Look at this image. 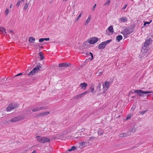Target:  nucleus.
I'll list each match as a JSON object with an SVG mask.
<instances>
[{
    "label": "nucleus",
    "instance_id": "nucleus-1",
    "mask_svg": "<svg viewBox=\"0 0 153 153\" xmlns=\"http://www.w3.org/2000/svg\"><path fill=\"white\" fill-rule=\"evenodd\" d=\"M134 92L136 93L137 95L140 97H146V98L145 99H147V97L149 95H146V94L152 93L153 92L149 91H144L141 90H136L134 91Z\"/></svg>",
    "mask_w": 153,
    "mask_h": 153
},
{
    "label": "nucleus",
    "instance_id": "nucleus-2",
    "mask_svg": "<svg viewBox=\"0 0 153 153\" xmlns=\"http://www.w3.org/2000/svg\"><path fill=\"white\" fill-rule=\"evenodd\" d=\"M36 138L39 142L42 143H45L50 141V139L49 138L46 137H42L38 136H36Z\"/></svg>",
    "mask_w": 153,
    "mask_h": 153
},
{
    "label": "nucleus",
    "instance_id": "nucleus-3",
    "mask_svg": "<svg viewBox=\"0 0 153 153\" xmlns=\"http://www.w3.org/2000/svg\"><path fill=\"white\" fill-rule=\"evenodd\" d=\"M18 105L19 104L18 103L14 102L12 103L7 107L6 109V111H10L18 106Z\"/></svg>",
    "mask_w": 153,
    "mask_h": 153
},
{
    "label": "nucleus",
    "instance_id": "nucleus-4",
    "mask_svg": "<svg viewBox=\"0 0 153 153\" xmlns=\"http://www.w3.org/2000/svg\"><path fill=\"white\" fill-rule=\"evenodd\" d=\"M111 41L112 39H110L101 42L98 46L99 49H104L105 48L106 45Z\"/></svg>",
    "mask_w": 153,
    "mask_h": 153
},
{
    "label": "nucleus",
    "instance_id": "nucleus-5",
    "mask_svg": "<svg viewBox=\"0 0 153 153\" xmlns=\"http://www.w3.org/2000/svg\"><path fill=\"white\" fill-rule=\"evenodd\" d=\"M41 66L40 65H37V67L34 68L28 74V75L32 76L34 75L35 73L38 72L40 68H41Z\"/></svg>",
    "mask_w": 153,
    "mask_h": 153
},
{
    "label": "nucleus",
    "instance_id": "nucleus-6",
    "mask_svg": "<svg viewBox=\"0 0 153 153\" xmlns=\"http://www.w3.org/2000/svg\"><path fill=\"white\" fill-rule=\"evenodd\" d=\"M132 32V31L130 29H128L126 28L123 31L121 32V33L123 34L124 36L125 37H127L128 35L131 33Z\"/></svg>",
    "mask_w": 153,
    "mask_h": 153
},
{
    "label": "nucleus",
    "instance_id": "nucleus-7",
    "mask_svg": "<svg viewBox=\"0 0 153 153\" xmlns=\"http://www.w3.org/2000/svg\"><path fill=\"white\" fill-rule=\"evenodd\" d=\"M98 38L96 37L91 38L87 40L88 43L90 44H93L96 43L98 41Z\"/></svg>",
    "mask_w": 153,
    "mask_h": 153
},
{
    "label": "nucleus",
    "instance_id": "nucleus-8",
    "mask_svg": "<svg viewBox=\"0 0 153 153\" xmlns=\"http://www.w3.org/2000/svg\"><path fill=\"white\" fill-rule=\"evenodd\" d=\"M23 117L21 116H18L16 117H15L14 118H12L10 120V121L12 122H14L17 121H18L21 120L23 119Z\"/></svg>",
    "mask_w": 153,
    "mask_h": 153
},
{
    "label": "nucleus",
    "instance_id": "nucleus-9",
    "mask_svg": "<svg viewBox=\"0 0 153 153\" xmlns=\"http://www.w3.org/2000/svg\"><path fill=\"white\" fill-rule=\"evenodd\" d=\"M152 40L151 38H149L148 39L146 40L145 42L144 43L143 46L144 47H146L149 45L151 43Z\"/></svg>",
    "mask_w": 153,
    "mask_h": 153
},
{
    "label": "nucleus",
    "instance_id": "nucleus-10",
    "mask_svg": "<svg viewBox=\"0 0 153 153\" xmlns=\"http://www.w3.org/2000/svg\"><path fill=\"white\" fill-rule=\"evenodd\" d=\"M79 145L82 147L89 146L90 145V143L88 141H86L85 142H83L79 143Z\"/></svg>",
    "mask_w": 153,
    "mask_h": 153
},
{
    "label": "nucleus",
    "instance_id": "nucleus-11",
    "mask_svg": "<svg viewBox=\"0 0 153 153\" xmlns=\"http://www.w3.org/2000/svg\"><path fill=\"white\" fill-rule=\"evenodd\" d=\"M70 65V64L69 63H62L59 64V67H67Z\"/></svg>",
    "mask_w": 153,
    "mask_h": 153
},
{
    "label": "nucleus",
    "instance_id": "nucleus-12",
    "mask_svg": "<svg viewBox=\"0 0 153 153\" xmlns=\"http://www.w3.org/2000/svg\"><path fill=\"white\" fill-rule=\"evenodd\" d=\"M80 86L81 87V88L85 90L86 89V87H87L88 85L85 82H83L81 83L80 85Z\"/></svg>",
    "mask_w": 153,
    "mask_h": 153
},
{
    "label": "nucleus",
    "instance_id": "nucleus-13",
    "mask_svg": "<svg viewBox=\"0 0 153 153\" xmlns=\"http://www.w3.org/2000/svg\"><path fill=\"white\" fill-rule=\"evenodd\" d=\"M130 134H129V132H128L126 133H123L120 134V137H126L127 136L129 135Z\"/></svg>",
    "mask_w": 153,
    "mask_h": 153
},
{
    "label": "nucleus",
    "instance_id": "nucleus-14",
    "mask_svg": "<svg viewBox=\"0 0 153 153\" xmlns=\"http://www.w3.org/2000/svg\"><path fill=\"white\" fill-rule=\"evenodd\" d=\"M109 83L108 81H106L105 82L104 85H103V88H104L105 87L106 88V90H107V89L109 88Z\"/></svg>",
    "mask_w": 153,
    "mask_h": 153
},
{
    "label": "nucleus",
    "instance_id": "nucleus-15",
    "mask_svg": "<svg viewBox=\"0 0 153 153\" xmlns=\"http://www.w3.org/2000/svg\"><path fill=\"white\" fill-rule=\"evenodd\" d=\"M103 130L102 128H99L97 131V133L99 135H102L103 134Z\"/></svg>",
    "mask_w": 153,
    "mask_h": 153
},
{
    "label": "nucleus",
    "instance_id": "nucleus-16",
    "mask_svg": "<svg viewBox=\"0 0 153 153\" xmlns=\"http://www.w3.org/2000/svg\"><path fill=\"white\" fill-rule=\"evenodd\" d=\"M119 20H120V21L121 22H126L127 21V19L126 17H123L121 18Z\"/></svg>",
    "mask_w": 153,
    "mask_h": 153
},
{
    "label": "nucleus",
    "instance_id": "nucleus-17",
    "mask_svg": "<svg viewBox=\"0 0 153 153\" xmlns=\"http://www.w3.org/2000/svg\"><path fill=\"white\" fill-rule=\"evenodd\" d=\"M35 40V39L33 37H30L29 38V41L31 43H34Z\"/></svg>",
    "mask_w": 153,
    "mask_h": 153
},
{
    "label": "nucleus",
    "instance_id": "nucleus-18",
    "mask_svg": "<svg viewBox=\"0 0 153 153\" xmlns=\"http://www.w3.org/2000/svg\"><path fill=\"white\" fill-rule=\"evenodd\" d=\"M82 97L81 94H79L76 95L73 97V99H78L81 98Z\"/></svg>",
    "mask_w": 153,
    "mask_h": 153
},
{
    "label": "nucleus",
    "instance_id": "nucleus-19",
    "mask_svg": "<svg viewBox=\"0 0 153 153\" xmlns=\"http://www.w3.org/2000/svg\"><path fill=\"white\" fill-rule=\"evenodd\" d=\"M39 55L40 56V60H42L44 59V56L42 53V52H39Z\"/></svg>",
    "mask_w": 153,
    "mask_h": 153
},
{
    "label": "nucleus",
    "instance_id": "nucleus-20",
    "mask_svg": "<svg viewBox=\"0 0 153 153\" xmlns=\"http://www.w3.org/2000/svg\"><path fill=\"white\" fill-rule=\"evenodd\" d=\"M91 18L90 16H89L88 18L86 20L85 22L84 23V25L85 26L87 25L89 21L90 20Z\"/></svg>",
    "mask_w": 153,
    "mask_h": 153
},
{
    "label": "nucleus",
    "instance_id": "nucleus-21",
    "mask_svg": "<svg viewBox=\"0 0 153 153\" xmlns=\"http://www.w3.org/2000/svg\"><path fill=\"white\" fill-rule=\"evenodd\" d=\"M82 53H84V54H85V55H89V54H90L91 56V60L93 58V54L90 52H88L87 53H85L84 52H83Z\"/></svg>",
    "mask_w": 153,
    "mask_h": 153
},
{
    "label": "nucleus",
    "instance_id": "nucleus-22",
    "mask_svg": "<svg viewBox=\"0 0 153 153\" xmlns=\"http://www.w3.org/2000/svg\"><path fill=\"white\" fill-rule=\"evenodd\" d=\"M101 85L100 83H99L97 87V91H100L101 90Z\"/></svg>",
    "mask_w": 153,
    "mask_h": 153
},
{
    "label": "nucleus",
    "instance_id": "nucleus-23",
    "mask_svg": "<svg viewBox=\"0 0 153 153\" xmlns=\"http://www.w3.org/2000/svg\"><path fill=\"white\" fill-rule=\"evenodd\" d=\"M98 139V137H94V136H92L91 137H90L88 140L89 141H92L93 140H95V139Z\"/></svg>",
    "mask_w": 153,
    "mask_h": 153
},
{
    "label": "nucleus",
    "instance_id": "nucleus-24",
    "mask_svg": "<svg viewBox=\"0 0 153 153\" xmlns=\"http://www.w3.org/2000/svg\"><path fill=\"white\" fill-rule=\"evenodd\" d=\"M123 39V37L121 35H119L116 38V40L118 42H120Z\"/></svg>",
    "mask_w": 153,
    "mask_h": 153
},
{
    "label": "nucleus",
    "instance_id": "nucleus-25",
    "mask_svg": "<svg viewBox=\"0 0 153 153\" xmlns=\"http://www.w3.org/2000/svg\"><path fill=\"white\" fill-rule=\"evenodd\" d=\"M91 92L93 94H94L95 92L94 91V88L92 85H91L90 88Z\"/></svg>",
    "mask_w": 153,
    "mask_h": 153
},
{
    "label": "nucleus",
    "instance_id": "nucleus-26",
    "mask_svg": "<svg viewBox=\"0 0 153 153\" xmlns=\"http://www.w3.org/2000/svg\"><path fill=\"white\" fill-rule=\"evenodd\" d=\"M76 149V147L75 146H73L71 147V149H68V151L70 152H71L75 150Z\"/></svg>",
    "mask_w": 153,
    "mask_h": 153
},
{
    "label": "nucleus",
    "instance_id": "nucleus-27",
    "mask_svg": "<svg viewBox=\"0 0 153 153\" xmlns=\"http://www.w3.org/2000/svg\"><path fill=\"white\" fill-rule=\"evenodd\" d=\"M0 32H1L2 33H6L5 29L4 27H0Z\"/></svg>",
    "mask_w": 153,
    "mask_h": 153
},
{
    "label": "nucleus",
    "instance_id": "nucleus-28",
    "mask_svg": "<svg viewBox=\"0 0 153 153\" xmlns=\"http://www.w3.org/2000/svg\"><path fill=\"white\" fill-rule=\"evenodd\" d=\"M108 31L111 32V33H113V26H109L108 28Z\"/></svg>",
    "mask_w": 153,
    "mask_h": 153
},
{
    "label": "nucleus",
    "instance_id": "nucleus-29",
    "mask_svg": "<svg viewBox=\"0 0 153 153\" xmlns=\"http://www.w3.org/2000/svg\"><path fill=\"white\" fill-rule=\"evenodd\" d=\"M110 0H108L106 1L105 2V3L104 4V6H108L110 3Z\"/></svg>",
    "mask_w": 153,
    "mask_h": 153
},
{
    "label": "nucleus",
    "instance_id": "nucleus-30",
    "mask_svg": "<svg viewBox=\"0 0 153 153\" xmlns=\"http://www.w3.org/2000/svg\"><path fill=\"white\" fill-rule=\"evenodd\" d=\"M33 111V112H36L39 111V110L38 107H36L35 108H33L32 110Z\"/></svg>",
    "mask_w": 153,
    "mask_h": 153
},
{
    "label": "nucleus",
    "instance_id": "nucleus-31",
    "mask_svg": "<svg viewBox=\"0 0 153 153\" xmlns=\"http://www.w3.org/2000/svg\"><path fill=\"white\" fill-rule=\"evenodd\" d=\"M43 113V116H47L48 114H50L49 111H45L42 112Z\"/></svg>",
    "mask_w": 153,
    "mask_h": 153
},
{
    "label": "nucleus",
    "instance_id": "nucleus-32",
    "mask_svg": "<svg viewBox=\"0 0 153 153\" xmlns=\"http://www.w3.org/2000/svg\"><path fill=\"white\" fill-rule=\"evenodd\" d=\"M33 46H34L36 49H37L38 48H39L40 47V45L39 44H33Z\"/></svg>",
    "mask_w": 153,
    "mask_h": 153
},
{
    "label": "nucleus",
    "instance_id": "nucleus-33",
    "mask_svg": "<svg viewBox=\"0 0 153 153\" xmlns=\"http://www.w3.org/2000/svg\"><path fill=\"white\" fill-rule=\"evenodd\" d=\"M29 5V4H28V3L26 4L24 7V10L27 9L28 8Z\"/></svg>",
    "mask_w": 153,
    "mask_h": 153
},
{
    "label": "nucleus",
    "instance_id": "nucleus-34",
    "mask_svg": "<svg viewBox=\"0 0 153 153\" xmlns=\"http://www.w3.org/2000/svg\"><path fill=\"white\" fill-rule=\"evenodd\" d=\"M36 116L37 117H44L42 112L38 114Z\"/></svg>",
    "mask_w": 153,
    "mask_h": 153
},
{
    "label": "nucleus",
    "instance_id": "nucleus-35",
    "mask_svg": "<svg viewBox=\"0 0 153 153\" xmlns=\"http://www.w3.org/2000/svg\"><path fill=\"white\" fill-rule=\"evenodd\" d=\"M129 131L131 132L134 133L135 131V129L134 128H133L131 129H130Z\"/></svg>",
    "mask_w": 153,
    "mask_h": 153
},
{
    "label": "nucleus",
    "instance_id": "nucleus-36",
    "mask_svg": "<svg viewBox=\"0 0 153 153\" xmlns=\"http://www.w3.org/2000/svg\"><path fill=\"white\" fill-rule=\"evenodd\" d=\"M47 108V107H43L42 106L40 107H38L39 110V111L43 109H45Z\"/></svg>",
    "mask_w": 153,
    "mask_h": 153
},
{
    "label": "nucleus",
    "instance_id": "nucleus-37",
    "mask_svg": "<svg viewBox=\"0 0 153 153\" xmlns=\"http://www.w3.org/2000/svg\"><path fill=\"white\" fill-rule=\"evenodd\" d=\"M82 12L79 15V16L77 17L76 19V21H77L79 19L80 17H81Z\"/></svg>",
    "mask_w": 153,
    "mask_h": 153
},
{
    "label": "nucleus",
    "instance_id": "nucleus-38",
    "mask_svg": "<svg viewBox=\"0 0 153 153\" xmlns=\"http://www.w3.org/2000/svg\"><path fill=\"white\" fill-rule=\"evenodd\" d=\"M89 91H86L85 92H84L83 93H81L82 95V96H84V95L87 94V93H89Z\"/></svg>",
    "mask_w": 153,
    "mask_h": 153
},
{
    "label": "nucleus",
    "instance_id": "nucleus-39",
    "mask_svg": "<svg viewBox=\"0 0 153 153\" xmlns=\"http://www.w3.org/2000/svg\"><path fill=\"white\" fill-rule=\"evenodd\" d=\"M9 11L8 9H7L4 12L5 14L6 15H7L8 14V13H9Z\"/></svg>",
    "mask_w": 153,
    "mask_h": 153
},
{
    "label": "nucleus",
    "instance_id": "nucleus-40",
    "mask_svg": "<svg viewBox=\"0 0 153 153\" xmlns=\"http://www.w3.org/2000/svg\"><path fill=\"white\" fill-rule=\"evenodd\" d=\"M147 110L145 111H141L139 112V113H140V114L141 115L143 114L145 112H146L147 111Z\"/></svg>",
    "mask_w": 153,
    "mask_h": 153
},
{
    "label": "nucleus",
    "instance_id": "nucleus-41",
    "mask_svg": "<svg viewBox=\"0 0 153 153\" xmlns=\"http://www.w3.org/2000/svg\"><path fill=\"white\" fill-rule=\"evenodd\" d=\"M149 22H145L144 24V25H146V26H148L149 25Z\"/></svg>",
    "mask_w": 153,
    "mask_h": 153
},
{
    "label": "nucleus",
    "instance_id": "nucleus-42",
    "mask_svg": "<svg viewBox=\"0 0 153 153\" xmlns=\"http://www.w3.org/2000/svg\"><path fill=\"white\" fill-rule=\"evenodd\" d=\"M96 5H97L96 4H94V6H93V7H92V10L93 11H94V10H95Z\"/></svg>",
    "mask_w": 153,
    "mask_h": 153
},
{
    "label": "nucleus",
    "instance_id": "nucleus-43",
    "mask_svg": "<svg viewBox=\"0 0 153 153\" xmlns=\"http://www.w3.org/2000/svg\"><path fill=\"white\" fill-rule=\"evenodd\" d=\"M131 114H129L127 117L126 118V120H128L130 119L131 117Z\"/></svg>",
    "mask_w": 153,
    "mask_h": 153
},
{
    "label": "nucleus",
    "instance_id": "nucleus-44",
    "mask_svg": "<svg viewBox=\"0 0 153 153\" xmlns=\"http://www.w3.org/2000/svg\"><path fill=\"white\" fill-rule=\"evenodd\" d=\"M102 73V72L101 71L100 72H99L98 71L97 73H96V74L97 75V76H99L101 75Z\"/></svg>",
    "mask_w": 153,
    "mask_h": 153
},
{
    "label": "nucleus",
    "instance_id": "nucleus-45",
    "mask_svg": "<svg viewBox=\"0 0 153 153\" xmlns=\"http://www.w3.org/2000/svg\"><path fill=\"white\" fill-rule=\"evenodd\" d=\"M44 41V38H41L39 39V42H42Z\"/></svg>",
    "mask_w": 153,
    "mask_h": 153
},
{
    "label": "nucleus",
    "instance_id": "nucleus-46",
    "mask_svg": "<svg viewBox=\"0 0 153 153\" xmlns=\"http://www.w3.org/2000/svg\"><path fill=\"white\" fill-rule=\"evenodd\" d=\"M21 2V1H19L17 2V3L16 4V5L18 7H19V6L20 3Z\"/></svg>",
    "mask_w": 153,
    "mask_h": 153
},
{
    "label": "nucleus",
    "instance_id": "nucleus-47",
    "mask_svg": "<svg viewBox=\"0 0 153 153\" xmlns=\"http://www.w3.org/2000/svg\"><path fill=\"white\" fill-rule=\"evenodd\" d=\"M85 131V129L84 128H82V129L79 130V131L80 132H83Z\"/></svg>",
    "mask_w": 153,
    "mask_h": 153
},
{
    "label": "nucleus",
    "instance_id": "nucleus-48",
    "mask_svg": "<svg viewBox=\"0 0 153 153\" xmlns=\"http://www.w3.org/2000/svg\"><path fill=\"white\" fill-rule=\"evenodd\" d=\"M127 4H126L122 8V9H125L126 7H127Z\"/></svg>",
    "mask_w": 153,
    "mask_h": 153
},
{
    "label": "nucleus",
    "instance_id": "nucleus-49",
    "mask_svg": "<svg viewBox=\"0 0 153 153\" xmlns=\"http://www.w3.org/2000/svg\"><path fill=\"white\" fill-rule=\"evenodd\" d=\"M22 73H20L19 74H17L16 76H15V77L16 76H20V75H22Z\"/></svg>",
    "mask_w": 153,
    "mask_h": 153
},
{
    "label": "nucleus",
    "instance_id": "nucleus-50",
    "mask_svg": "<svg viewBox=\"0 0 153 153\" xmlns=\"http://www.w3.org/2000/svg\"><path fill=\"white\" fill-rule=\"evenodd\" d=\"M44 40L48 41L50 40L49 38H44Z\"/></svg>",
    "mask_w": 153,
    "mask_h": 153
},
{
    "label": "nucleus",
    "instance_id": "nucleus-51",
    "mask_svg": "<svg viewBox=\"0 0 153 153\" xmlns=\"http://www.w3.org/2000/svg\"><path fill=\"white\" fill-rule=\"evenodd\" d=\"M88 42H84L83 45H84L85 46H86L88 44Z\"/></svg>",
    "mask_w": 153,
    "mask_h": 153
},
{
    "label": "nucleus",
    "instance_id": "nucleus-52",
    "mask_svg": "<svg viewBox=\"0 0 153 153\" xmlns=\"http://www.w3.org/2000/svg\"><path fill=\"white\" fill-rule=\"evenodd\" d=\"M32 153H36V152L35 150H34L33 151Z\"/></svg>",
    "mask_w": 153,
    "mask_h": 153
},
{
    "label": "nucleus",
    "instance_id": "nucleus-53",
    "mask_svg": "<svg viewBox=\"0 0 153 153\" xmlns=\"http://www.w3.org/2000/svg\"><path fill=\"white\" fill-rule=\"evenodd\" d=\"M12 4H10V8H12Z\"/></svg>",
    "mask_w": 153,
    "mask_h": 153
},
{
    "label": "nucleus",
    "instance_id": "nucleus-54",
    "mask_svg": "<svg viewBox=\"0 0 153 153\" xmlns=\"http://www.w3.org/2000/svg\"><path fill=\"white\" fill-rule=\"evenodd\" d=\"M135 106H134V107L133 106L132 107V109H133H133L134 110L135 108Z\"/></svg>",
    "mask_w": 153,
    "mask_h": 153
},
{
    "label": "nucleus",
    "instance_id": "nucleus-55",
    "mask_svg": "<svg viewBox=\"0 0 153 153\" xmlns=\"http://www.w3.org/2000/svg\"><path fill=\"white\" fill-rule=\"evenodd\" d=\"M10 32L11 33H13V31L12 30H10Z\"/></svg>",
    "mask_w": 153,
    "mask_h": 153
},
{
    "label": "nucleus",
    "instance_id": "nucleus-56",
    "mask_svg": "<svg viewBox=\"0 0 153 153\" xmlns=\"http://www.w3.org/2000/svg\"><path fill=\"white\" fill-rule=\"evenodd\" d=\"M43 46H40V47L39 48H43Z\"/></svg>",
    "mask_w": 153,
    "mask_h": 153
},
{
    "label": "nucleus",
    "instance_id": "nucleus-57",
    "mask_svg": "<svg viewBox=\"0 0 153 153\" xmlns=\"http://www.w3.org/2000/svg\"><path fill=\"white\" fill-rule=\"evenodd\" d=\"M120 115H119L117 117H116V118H120Z\"/></svg>",
    "mask_w": 153,
    "mask_h": 153
},
{
    "label": "nucleus",
    "instance_id": "nucleus-58",
    "mask_svg": "<svg viewBox=\"0 0 153 153\" xmlns=\"http://www.w3.org/2000/svg\"><path fill=\"white\" fill-rule=\"evenodd\" d=\"M67 0H63V2H66Z\"/></svg>",
    "mask_w": 153,
    "mask_h": 153
},
{
    "label": "nucleus",
    "instance_id": "nucleus-59",
    "mask_svg": "<svg viewBox=\"0 0 153 153\" xmlns=\"http://www.w3.org/2000/svg\"><path fill=\"white\" fill-rule=\"evenodd\" d=\"M152 22V20H151L150 22H149V24H150Z\"/></svg>",
    "mask_w": 153,
    "mask_h": 153
},
{
    "label": "nucleus",
    "instance_id": "nucleus-60",
    "mask_svg": "<svg viewBox=\"0 0 153 153\" xmlns=\"http://www.w3.org/2000/svg\"><path fill=\"white\" fill-rule=\"evenodd\" d=\"M134 96H132L131 97V98H133L134 97Z\"/></svg>",
    "mask_w": 153,
    "mask_h": 153
},
{
    "label": "nucleus",
    "instance_id": "nucleus-61",
    "mask_svg": "<svg viewBox=\"0 0 153 153\" xmlns=\"http://www.w3.org/2000/svg\"><path fill=\"white\" fill-rule=\"evenodd\" d=\"M24 0H22V1H24Z\"/></svg>",
    "mask_w": 153,
    "mask_h": 153
}]
</instances>
